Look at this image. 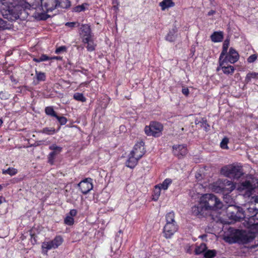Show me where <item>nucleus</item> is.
<instances>
[{
	"label": "nucleus",
	"instance_id": "c03bdc74",
	"mask_svg": "<svg viewBox=\"0 0 258 258\" xmlns=\"http://www.w3.org/2000/svg\"><path fill=\"white\" fill-rule=\"evenodd\" d=\"M258 55L256 54H253L250 55L247 59V61L248 63L253 62L257 58Z\"/></svg>",
	"mask_w": 258,
	"mask_h": 258
},
{
	"label": "nucleus",
	"instance_id": "09e8293b",
	"mask_svg": "<svg viewBox=\"0 0 258 258\" xmlns=\"http://www.w3.org/2000/svg\"><path fill=\"white\" fill-rule=\"evenodd\" d=\"M76 25H77V26H79V24L77 22H67L66 23L65 25L66 26H68L69 27H70V28H74L75 27Z\"/></svg>",
	"mask_w": 258,
	"mask_h": 258
},
{
	"label": "nucleus",
	"instance_id": "680f3d73",
	"mask_svg": "<svg viewBox=\"0 0 258 258\" xmlns=\"http://www.w3.org/2000/svg\"><path fill=\"white\" fill-rule=\"evenodd\" d=\"M220 70H221V67L220 65L219 64V66L217 68V71H219Z\"/></svg>",
	"mask_w": 258,
	"mask_h": 258
},
{
	"label": "nucleus",
	"instance_id": "20e7f679",
	"mask_svg": "<svg viewBox=\"0 0 258 258\" xmlns=\"http://www.w3.org/2000/svg\"><path fill=\"white\" fill-rule=\"evenodd\" d=\"M201 202L204 204L207 211L221 209L222 202L213 194H205L201 197Z\"/></svg>",
	"mask_w": 258,
	"mask_h": 258
},
{
	"label": "nucleus",
	"instance_id": "37998d69",
	"mask_svg": "<svg viewBox=\"0 0 258 258\" xmlns=\"http://www.w3.org/2000/svg\"><path fill=\"white\" fill-rule=\"evenodd\" d=\"M55 118L58 120L61 125L65 124L67 122V119L63 116H58L56 115Z\"/></svg>",
	"mask_w": 258,
	"mask_h": 258
},
{
	"label": "nucleus",
	"instance_id": "412c9836",
	"mask_svg": "<svg viewBox=\"0 0 258 258\" xmlns=\"http://www.w3.org/2000/svg\"><path fill=\"white\" fill-rule=\"evenodd\" d=\"M219 63L221 67V70L226 75H232L235 70L234 68L232 66H226L227 62L225 61H222V59H219Z\"/></svg>",
	"mask_w": 258,
	"mask_h": 258
},
{
	"label": "nucleus",
	"instance_id": "6e6552de",
	"mask_svg": "<svg viewBox=\"0 0 258 258\" xmlns=\"http://www.w3.org/2000/svg\"><path fill=\"white\" fill-rule=\"evenodd\" d=\"M62 237L60 236H56L55 238L48 241H44L42 243V252L47 254L48 250L51 249H55L60 246L63 242Z\"/></svg>",
	"mask_w": 258,
	"mask_h": 258
},
{
	"label": "nucleus",
	"instance_id": "f257e3e1",
	"mask_svg": "<svg viewBox=\"0 0 258 258\" xmlns=\"http://www.w3.org/2000/svg\"><path fill=\"white\" fill-rule=\"evenodd\" d=\"M37 6V4H33L31 5L28 2L23 1L18 5L12 7H9L6 10V14L3 15L6 16L8 19L14 21L19 19L20 15L26 10L31 11L33 15V13L35 11V8Z\"/></svg>",
	"mask_w": 258,
	"mask_h": 258
},
{
	"label": "nucleus",
	"instance_id": "c756f323",
	"mask_svg": "<svg viewBox=\"0 0 258 258\" xmlns=\"http://www.w3.org/2000/svg\"><path fill=\"white\" fill-rule=\"evenodd\" d=\"M207 247L205 243H201L199 246L196 247L195 252L196 254H200L205 251Z\"/></svg>",
	"mask_w": 258,
	"mask_h": 258
},
{
	"label": "nucleus",
	"instance_id": "4468645a",
	"mask_svg": "<svg viewBox=\"0 0 258 258\" xmlns=\"http://www.w3.org/2000/svg\"><path fill=\"white\" fill-rule=\"evenodd\" d=\"M145 153L144 148V143L143 142H140L137 143L132 151L131 152L134 156H136V158L140 159L143 157Z\"/></svg>",
	"mask_w": 258,
	"mask_h": 258
},
{
	"label": "nucleus",
	"instance_id": "7c9ffc66",
	"mask_svg": "<svg viewBox=\"0 0 258 258\" xmlns=\"http://www.w3.org/2000/svg\"><path fill=\"white\" fill-rule=\"evenodd\" d=\"M55 132V130L53 127H45L40 131V133L49 135H53Z\"/></svg>",
	"mask_w": 258,
	"mask_h": 258
},
{
	"label": "nucleus",
	"instance_id": "3c124183",
	"mask_svg": "<svg viewBox=\"0 0 258 258\" xmlns=\"http://www.w3.org/2000/svg\"><path fill=\"white\" fill-rule=\"evenodd\" d=\"M77 211L75 209H72L70 212V215L71 217L75 216L77 215Z\"/></svg>",
	"mask_w": 258,
	"mask_h": 258
},
{
	"label": "nucleus",
	"instance_id": "7ed1b4c3",
	"mask_svg": "<svg viewBox=\"0 0 258 258\" xmlns=\"http://www.w3.org/2000/svg\"><path fill=\"white\" fill-rule=\"evenodd\" d=\"M258 187V179L249 176L245 181L240 183L237 187L239 192L245 197H250L254 190Z\"/></svg>",
	"mask_w": 258,
	"mask_h": 258
},
{
	"label": "nucleus",
	"instance_id": "5701e85b",
	"mask_svg": "<svg viewBox=\"0 0 258 258\" xmlns=\"http://www.w3.org/2000/svg\"><path fill=\"white\" fill-rule=\"evenodd\" d=\"M82 42L87 44L86 48L89 51H92L95 50L96 44H94L93 37L90 38H83Z\"/></svg>",
	"mask_w": 258,
	"mask_h": 258
},
{
	"label": "nucleus",
	"instance_id": "4be33fe9",
	"mask_svg": "<svg viewBox=\"0 0 258 258\" xmlns=\"http://www.w3.org/2000/svg\"><path fill=\"white\" fill-rule=\"evenodd\" d=\"M139 159V158H136V156L130 153L128 159L126 163V166L131 168H134L137 164Z\"/></svg>",
	"mask_w": 258,
	"mask_h": 258
},
{
	"label": "nucleus",
	"instance_id": "338daca9",
	"mask_svg": "<svg viewBox=\"0 0 258 258\" xmlns=\"http://www.w3.org/2000/svg\"><path fill=\"white\" fill-rule=\"evenodd\" d=\"M2 189V185H0V190Z\"/></svg>",
	"mask_w": 258,
	"mask_h": 258
},
{
	"label": "nucleus",
	"instance_id": "c85d7f7f",
	"mask_svg": "<svg viewBox=\"0 0 258 258\" xmlns=\"http://www.w3.org/2000/svg\"><path fill=\"white\" fill-rule=\"evenodd\" d=\"M172 180L170 178L165 179L162 183L157 184L158 187H160V188L163 190H166L168 189L169 186L171 184Z\"/></svg>",
	"mask_w": 258,
	"mask_h": 258
},
{
	"label": "nucleus",
	"instance_id": "cd10ccee",
	"mask_svg": "<svg viewBox=\"0 0 258 258\" xmlns=\"http://www.w3.org/2000/svg\"><path fill=\"white\" fill-rule=\"evenodd\" d=\"M229 45V41L228 40H225L223 44L222 51L221 52L219 57L220 59H222L224 58V56L227 53Z\"/></svg>",
	"mask_w": 258,
	"mask_h": 258
},
{
	"label": "nucleus",
	"instance_id": "5fc2aeb1",
	"mask_svg": "<svg viewBox=\"0 0 258 258\" xmlns=\"http://www.w3.org/2000/svg\"><path fill=\"white\" fill-rule=\"evenodd\" d=\"M254 201L255 203V206H256L258 209V196L255 198Z\"/></svg>",
	"mask_w": 258,
	"mask_h": 258
},
{
	"label": "nucleus",
	"instance_id": "69168bd1",
	"mask_svg": "<svg viewBox=\"0 0 258 258\" xmlns=\"http://www.w3.org/2000/svg\"><path fill=\"white\" fill-rule=\"evenodd\" d=\"M181 130L182 131H184V128H183V127H182V128H181Z\"/></svg>",
	"mask_w": 258,
	"mask_h": 258
},
{
	"label": "nucleus",
	"instance_id": "bf43d9fd",
	"mask_svg": "<svg viewBox=\"0 0 258 258\" xmlns=\"http://www.w3.org/2000/svg\"><path fill=\"white\" fill-rule=\"evenodd\" d=\"M201 120H198V119L195 120V123L197 125H200L201 123Z\"/></svg>",
	"mask_w": 258,
	"mask_h": 258
},
{
	"label": "nucleus",
	"instance_id": "a878e982",
	"mask_svg": "<svg viewBox=\"0 0 258 258\" xmlns=\"http://www.w3.org/2000/svg\"><path fill=\"white\" fill-rule=\"evenodd\" d=\"M166 223L167 224H177L175 220V214L173 212L168 213L165 217Z\"/></svg>",
	"mask_w": 258,
	"mask_h": 258
},
{
	"label": "nucleus",
	"instance_id": "aec40b11",
	"mask_svg": "<svg viewBox=\"0 0 258 258\" xmlns=\"http://www.w3.org/2000/svg\"><path fill=\"white\" fill-rule=\"evenodd\" d=\"M258 211V209L256 206L253 205H251V206L248 208L243 212L245 217H244L243 220H249L250 217H252L255 213H256Z\"/></svg>",
	"mask_w": 258,
	"mask_h": 258
},
{
	"label": "nucleus",
	"instance_id": "72a5a7b5",
	"mask_svg": "<svg viewBox=\"0 0 258 258\" xmlns=\"http://www.w3.org/2000/svg\"><path fill=\"white\" fill-rule=\"evenodd\" d=\"M74 98L77 100L82 102L86 101V98L84 96L83 94L80 93H76L74 94Z\"/></svg>",
	"mask_w": 258,
	"mask_h": 258
},
{
	"label": "nucleus",
	"instance_id": "dca6fc26",
	"mask_svg": "<svg viewBox=\"0 0 258 258\" xmlns=\"http://www.w3.org/2000/svg\"><path fill=\"white\" fill-rule=\"evenodd\" d=\"M206 207L202 204L201 199L198 205L191 208V212L195 216H204L206 214Z\"/></svg>",
	"mask_w": 258,
	"mask_h": 258
},
{
	"label": "nucleus",
	"instance_id": "f03ea898",
	"mask_svg": "<svg viewBox=\"0 0 258 258\" xmlns=\"http://www.w3.org/2000/svg\"><path fill=\"white\" fill-rule=\"evenodd\" d=\"M58 6L57 0H41V5L38 1L37 6L33 13V17L39 20H46L47 18L46 13L52 12Z\"/></svg>",
	"mask_w": 258,
	"mask_h": 258
},
{
	"label": "nucleus",
	"instance_id": "0e129e2a",
	"mask_svg": "<svg viewBox=\"0 0 258 258\" xmlns=\"http://www.w3.org/2000/svg\"><path fill=\"white\" fill-rule=\"evenodd\" d=\"M2 199L3 198L2 197H0V205L2 203Z\"/></svg>",
	"mask_w": 258,
	"mask_h": 258
},
{
	"label": "nucleus",
	"instance_id": "423d86ee",
	"mask_svg": "<svg viewBox=\"0 0 258 258\" xmlns=\"http://www.w3.org/2000/svg\"><path fill=\"white\" fill-rule=\"evenodd\" d=\"M221 173L228 177L238 179L243 175V172L241 166L230 164L222 168Z\"/></svg>",
	"mask_w": 258,
	"mask_h": 258
},
{
	"label": "nucleus",
	"instance_id": "9b49d317",
	"mask_svg": "<svg viewBox=\"0 0 258 258\" xmlns=\"http://www.w3.org/2000/svg\"><path fill=\"white\" fill-rule=\"evenodd\" d=\"M178 230L177 224L166 223L163 228V234L166 238H170Z\"/></svg>",
	"mask_w": 258,
	"mask_h": 258
},
{
	"label": "nucleus",
	"instance_id": "1a4fd4ad",
	"mask_svg": "<svg viewBox=\"0 0 258 258\" xmlns=\"http://www.w3.org/2000/svg\"><path fill=\"white\" fill-rule=\"evenodd\" d=\"M235 188V185L233 183L228 180H224L222 184L216 188H214V191L217 192H222L225 194H229L233 191Z\"/></svg>",
	"mask_w": 258,
	"mask_h": 258
},
{
	"label": "nucleus",
	"instance_id": "13d9d810",
	"mask_svg": "<svg viewBox=\"0 0 258 258\" xmlns=\"http://www.w3.org/2000/svg\"><path fill=\"white\" fill-rule=\"evenodd\" d=\"M33 60L35 62H41V60H40V58H33Z\"/></svg>",
	"mask_w": 258,
	"mask_h": 258
},
{
	"label": "nucleus",
	"instance_id": "603ef678",
	"mask_svg": "<svg viewBox=\"0 0 258 258\" xmlns=\"http://www.w3.org/2000/svg\"><path fill=\"white\" fill-rule=\"evenodd\" d=\"M182 93L186 95V96H187L189 94V90L187 89V88H182Z\"/></svg>",
	"mask_w": 258,
	"mask_h": 258
},
{
	"label": "nucleus",
	"instance_id": "473e14b6",
	"mask_svg": "<svg viewBox=\"0 0 258 258\" xmlns=\"http://www.w3.org/2000/svg\"><path fill=\"white\" fill-rule=\"evenodd\" d=\"M45 113L49 116L56 117L57 114L54 111L53 107L52 106H48L45 108Z\"/></svg>",
	"mask_w": 258,
	"mask_h": 258
},
{
	"label": "nucleus",
	"instance_id": "49530a36",
	"mask_svg": "<svg viewBox=\"0 0 258 258\" xmlns=\"http://www.w3.org/2000/svg\"><path fill=\"white\" fill-rule=\"evenodd\" d=\"M162 189L160 188V187H158L157 185L155 186V189L154 191V195L156 196V199H158L160 194H161V190Z\"/></svg>",
	"mask_w": 258,
	"mask_h": 258
},
{
	"label": "nucleus",
	"instance_id": "9d476101",
	"mask_svg": "<svg viewBox=\"0 0 258 258\" xmlns=\"http://www.w3.org/2000/svg\"><path fill=\"white\" fill-rule=\"evenodd\" d=\"M78 186L79 187L81 192L83 194L86 195L93 189V185L92 183V179L91 178H87L81 181L78 184Z\"/></svg>",
	"mask_w": 258,
	"mask_h": 258
},
{
	"label": "nucleus",
	"instance_id": "f3484780",
	"mask_svg": "<svg viewBox=\"0 0 258 258\" xmlns=\"http://www.w3.org/2000/svg\"><path fill=\"white\" fill-rule=\"evenodd\" d=\"M173 152L174 154L179 158L185 156L187 153L186 147L184 145H174Z\"/></svg>",
	"mask_w": 258,
	"mask_h": 258
},
{
	"label": "nucleus",
	"instance_id": "ea45409f",
	"mask_svg": "<svg viewBox=\"0 0 258 258\" xmlns=\"http://www.w3.org/2000/svg\"><path fill=\"white\" fill-rule=\"evenodd\" d=\"M9 24L7 22L0 18V30L9 29Z\"/></svg>",
	"mask_w": 258,
	"mask_h": 258
},
{
	"label": "nucleus",
	"instance_id": "052dcab7",
	"mask_svg": "<svg viewBox=\"0 0 258 258\" xmlns=\"http://www.w3.org/2000/svg\"><path fill=\"white\" fill-rule=\"evenodd\" d=\"M158 199H156V196L154 194V195L153 196V200L154 201H157Z\"/></svg>",
	"mask_w": 258,
	"mask_h": 258
},
{
	"label": "nucleus",
	"instance_id": "b1692460",
	"mask_svg": "<svg viewBox=\"0 0 258 258\" xmlns=\"http://www.w3.org/2000/svg\"><path fill=\"white\" fill-rule=\"evenodd\" d=\"M174 3L172 0H163L159 4V6L161 7L162 11L173 7L174 6Z\"/></svg>",
	"mask_w": 258,
	"mask_h": 258
},
{
	"label": "nucleus",
	"instance_id": "a211bd4d",
	"mask_svg": "<svg viewBox=\"0 0 258 258\" xmlns=\"http://www.w3.org/2000/svg\"><path fill=\"white\" fill-rule=\"evenodd\" d=\"M80 34L83 38H90L93 37L91 33V28L90 26L86 24L82 25L80 27Z\"/></svg>",
	"mask_w": 258,
	"mask_h": 258
},
{
	"label": "nucleus",
	"instance_id": "bb28decb",
	"mask_svg": "<svg viewBox=\"0 0 258 258\" xmlns=\"http://www.w3.org/2000/svg\"><path fill=\"white\" fill-rule=\"evenodd\" d=\"M176 31L177 30L176 28H174L170 31L166 36V40L169 42H173L176 37Z\"/></svg>",
	"mask_w": 258,
	"mask_h": 258
},
{
	"label": "nucleus",
	"instance_id": "6ab92c4d",
	"mask_svg": "<svg viewBox=\"0 0 258 258\" xmlns=\"http://www.w3.org/2000/svg\"><path fill=\"white\" fill-rule=\"evenodd\" d=\"M243 224L247 228H252L254 226L258 225V211L252 217L249 218V220H244Z\"/></svg>",
	"mask_w": 258,
	"mask_h": 258
},
{
	"label": "nucleus",
	"instance_id": "ddd939ff",
	"mask_svg": "<svg viewBox=\"0 0 258 258\" xmlns=\"http://www.w3.org/2000/svg\"><path fill=\"white\" fill-rule=\"evenodd\" d=\"M239 59V54L238 52L233 48H230L229 52L226 56L222 59V61H225L226 62L234 63Z\"/></svg>",
	"mask_w": 258,
	"mask_h": 258
},
{
	"label": "nucleus",
	"instance_id": "e2e57ef3",
	"mask_svg": "<svg viewBox=\"0 0 258 258\" xmlns=\"http://www.w3.org/2000/svg\"><path fill=\"white\" fill-rule=\"evenodd\" d=\"M3 121L2 119H0V126L2 125Z\"/></svg>",
	"mask_w": 258,
	"mask_h": 258
},
{
	"label": "nucleus",
	"instance_id": "f8f14e48",
	"mask_svg": "<svg viewBox=\"0 0 258 258\" xmlns=\"http://www.w3.org/2000/svg\"><path fill=\"white\" fill-rule=\"evenodd\" d=\"M49 149L52 151L48 154V161L52 165L54 163V160L56 156L61 152L62 148L56 144H52L49 147Z\"/></svg>",
	"mask_w": 258,
	"mask_h": 258
},
{
	"label": "nucleus",
	"instance_id": "2eb2a0df",
	"mask_svg": "<svg viewBox=\"0 0 258 258\" xmlns=\"http://www.w3.org/2000/svg\"><path fill=\"white\" fill-rule=\"evenodd\" d=\"M235 211L230 212V210H228L227 215L230 219L233 220L234 221H240L241 219H243L244 217H245L243 212L242 209L239 208L235 209Z\"/></svg>",
	"mask_w": 258,
	"mask_h": 258
},
{
	"label": "nucleus",
	"instance_id": "f704fd0d",
	"mask_svg": "<svg viewBox=\"0 0 258 258\" xmlns=\"http://www.w3.org/2000/svg\"><path fill=\"white\" fill-rule=\"evenodd\" d=\"M201 127L203 128L206 132L209 130L210 125L207 122V120L205 118H202L200 124Z\"/></svg>",
	"mask_w": 258,
	"mask_h": 258
},
{
	"label": "nucleus",
	"instance_id": "58836bf2",
	"mask_svg": "<svg viewBox=\"0 0 258 258\" xmlns=\"http://www.w3.org/2000/svg\"><path fill=\"white\" fill-rule=\"evenodd\" d=\"M229 140L227 138H224L220 143V147L223 149H228V147L227 146Z\"/></svg>",
	"mask_w": 258,
	"mask_h": 258
},
{
	"label": "nucleus",
	"instance_id": "39448f33",
	"mask_svg": "<svg viewBox=\"0 0 258 258\" xmlns=\"http://www.w3.org/2000/svg\"><path fill=\"white\" fill-rule=\"evenodd\" d=\"M233 234L229 236H225V241L230 243L238 242L246 243L250 241V237L247 235L246 231L240 230H234Z\"/></svg>",
	"mask_w": 258,
	"mask_h": 258
},
{
	"label": "nucleus",
	"instance_id": "de8ad7c7",
	"mask_svg": "<svg viewBox=\"0 0 258 258\" xmlns=\"http://www.w3.org/2000/svg\"><path fill=\"white\" fill-rule=\"evenodd\" d=\"M66 50H67V48H66V46H61L59 47L58 48H57L55 50V52L56 54H59V53H61V52L66 51Z\"/></svg>",
	"mask_w": 258,
	"mask_h": 258
},
{
	"label": "nucleus",
	"instance_id": "a19ab883",
	"mask_svg": "<svg viewBox=\"0 0 258 258\" xmlns=\"http://www.w3.org/2000/svg\"><path fill=\"white\" fill-rule=\"evenodd\" d=\"M216 254V252L215 250H208L206 251L204 254V256L206 258H212Z\"/></svg>",
	"mask_w": 258,
	"mask_h": 258
},
{
	"label": "nucleus",
	"instance_id": "864d4df0",
	"mask_svg": "<svg viewBox=\"0 0 258 258\" xmlns=\"http://www.w3.org/2000/svg\"><path fill=\"white\" fill-rule=\"evenodd\" d=\"M185 250L186 252L190 253L191 252L190 246L189 245H186L185 247Z\"/></svg>",
	"mask_w": 258,
	"mask_h": 258
},
{
	"label": "nucleus",
	"instance_id": "8fccbe9b",
	"mask_svg": "<svg viewBox=\"0 0 258 258\" xmlns=\"http://www.w3.org/2000/svg\"><path fill=\"white\" fill-rule=\"evenodd\" d=\"M40 60L41 61H46L50 59V57L47 56L46 54H42L40 57Z\"/></svg>",
	"mask_w": 258,
	"mask_h": 258
},
{
	"label": "nucleus",
	"instance_id": "4c0bfd02",
	"mask_svg": "<svg viewBox=\"0 0 258 258\" xmlns=\"http://www.w3.org/2000/svg\"><path fill=\"white\" fill-rule=\"evenodd\" d=\"M88 5L87 4H83L81 5H79L75 7L74 9V11L76 12H80L84 11L86 9V6Z\"/></svg>",
	"mask_w": 258,
	"mask_h": 258
},
{
	"label": "nucleus",
	"instance_id": "4d7b16f0",
	"mask_svg": "<svg viewBox=\"0 0 258 258\" xmlns=\"http://www.w3.org/2000/svg\"><path fill=\"white\" fill-rule=\"evenodd\" d=\"M61 57L60 56H54L50 57V59H60Z\"/></svg>",
	"mask_w": 258,
	"mask_h": 258
},
{
	"label": "nucleus",
	"instance_id": "2f4dec72",
	"mask_svg": "<svg viewBox=\"0 0 258 258\" xmlns=\"http://www.w3.org/2000/svg\"><path fill=\"white\" fill-rule=\"evenodd\" d=\"M258 79V73L255 72L249 73L246 75L245 81L247 82H249L251 81L252 79Z\"/></svg>",
	"mask_w": 258,
	"mask_h": 258
},
{
	"label": "nucleus",
	"instance_id": "6e6d98bb",
	"mask_svg": "<svg viewBox=\"0 0 258 258\" xmlns=\"http://www.w3.org/2000/svg\"><path fill=\"white\" fill-rule=\"evenodd\" d=\"M214 14H215V11H214V10H211L208 13V16H211V15H214Z\"/></svg>",
	"mask_w": 258,
	"mask_h": 258
},
{
	"label": "nucleus",
	"instance_id": "e433bc0d",
	"mask_svg": "<svg viewBox=\"0 0 258 258\" xmlns=\"http://www.w3.org/2000/svg\"><path fill=\"white\" fill-rule=\"evenodd\" d=\"M36 77L39 81H44L46 78L45 73L38 71H36Z\"/></svg>",
	"mask_w": 258,
	"mask_h": 258
},
{
	"label": "nucleus",
	"instance_id": "a18cd8bd",
	"mask_svg": "<svg viewBox=\"0 0 258 258\" xmlns=\"http://www.w3.org/2000/svg\"><path fill=\"white\" fill-rule=\"evenodd\" d=\"M60 5L61 7L67 8L70 7L71 3L68 0H62Z\"/></svg>",
	"mask_w": 258,
	"mask_h": 258
},
{
	"label": "nucleus",
	"instance_id": "0eeeda50",
	"mask_svg": "<svg viewBox=\"0 0 258 258\" xmlns=\"http://www.w3.org/2000/svg\"><path fill=\"white\" fill-rule=\"evenodd\" d=\"M163 126L160 123L152 122L149 126H146L145 132L148 136L160 137L162 135Z\"/></svg>",
	"mask_w": 258,
	"mask_h": 258
},
{
	"label": "nucleus",
	"instance_id": "79ce46f5",
	"mask_svg": "<svg viewBox=\"0 0 258 258\" xmlns=\"http://www.w3.org/2000/svg\"><path fill=\"white\" fill-rule=\"evenodd\" d=\"M74 219L71 216H68L66 217V218L64 219V223L67 225H72L74 224Z\"/></svg>",
	"mask_w": 258,
	"mask_h": 258
},
{
	"label": "nucleus",
	"instance_id": "393cba45",
	"mask_svg": "<svg viewBox=\"0 0 258 258\" xmlns=\"http://www.w3.org/2000/svg\"><path fill=\"white\" fill-rule=\"evenodd\" d=\"M211 38L214 42H221L223 39V34L222 32H215L211 36Z\"/></svg>",
	"mask_w": 258,
	"mask_h": 258
},
{
	"label": "nucleus",
	"instance_id": "c9c22d12",
	"mask_svg": "<svg viewBox=\"0 0 258 258\" xmlns=\"http://www.w3.org/2000/svg\"><path fill=\"white\" fill-rule=\"evenodd\" d=\"M17 172V170L14 168H9L8 169L3 170V174H8L10 175L11 176L15 175Z\"/></svg>",
	"mask_w": 258,
	"mask_h": 258
}]
</instances>
